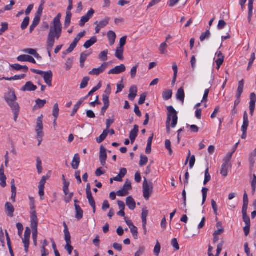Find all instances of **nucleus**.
<instances>
[{"mask_svg": "<svg viewBox=\"0 0 256 256\" xmlns=\"http://www.w3.org/2000/svg\"><path fill=\"white\" fill-rule=\"evenodd\" d=\"M61 14H58L53 20L48 36L46 44L50 48L54 47L55 40H58L62 36V24L60 22Z\"/></svg>", "mask_w": 256, "mask_h": 256, "instance_id": "obj_1", "label": "nucleus"}, {"mask_svg": "<svg viewBox=\"0 0 256 256\" xmlns=\"http://www.w3.org/2000/svg\"><path fill=\"white\" fill-rule=\"evenodd\" d=\"M167 110L168 111V113L166 122V132L168 134H170V127L171 126L172 128H174L176 126L178 123V116L177 115V112L174 109L173 106H168L167 108Z\"/></svg>", "mask_w": 256, "mask_h": 256, "instance_id": "obj_2", "label": "nucleus"}, {"mask_svg": "<svg viewBox=\"0 0 256 256\" xmlns=\"http://www.w3.org/2000/svg\"><path fill=\"white\" fill-rule=\"evenodd\" d=\"M5 99L14 113V120L16 122L19 114L20 107L18 103L16 102V96L14 92H8Z\"/></svg>", "mask_w": 256, "mask_h": 256, "instance_id": "obj_3", "label": "nucleus"}, {"mask_svg": "<svg viewBox=\"0 0 256 256\" xmlns=\"http://www.w3.org/2000/svg\"><path fill=\"white\" fill-rule=\"evenodd\" d=\"M43 116L41 115L38 118L36 122V138L38 141V145L39 146L42 141V138L44 136L43 132Z\"/></svg>", "mask_w": 256, "mask_h": 256, "instance_id": "obj_4", "label": "nucleus"}, {"mask_svg": "<svg viewBox=\"0 0 256 256\" xmlns=\"http://www.w3.org/2000/svg\"><path fill=\"white\" fill-rule=\"evenodd\" d=\"M23 230H18V235L22 238V242L24 244V251L26 253L28 252L30 246V239L31 234V230L29 227H26L25 230L24 237L22 238Z\"/></svg>", "mask_w": 256, "mask_h": 256, "instance_id": "obj_5", "label": "nucleus"}, {"mask_svg": "<svg viewBox=\"0 0 256 256\" xmlns=\"http://www.w3.org/2000/svg\"><path fill=\"white\" fill-rule=\"evenodd\" d=\"M153 186L152 183H148L146 179L143 183V194L144 197L146 200H148L152 194Z\"/></svg>", "mask_w": 256, "mask_h": 256, "instance_id": "obj_6", "label": "nucleus"}, {"mask_svg": "<svg viewBox=\"0 0 256 256\" xmlns=\"http://www.w3.org/2000/svg\"><path fill=\"white\" fill-rule=\"evenodd\" d=\"M244 88V80L242 79L239 81L238 84V88L236 90V100L234 101V107H236L238 106L240 102V98L243 92Z\"/></svg>", "mask_w": 256, "mask_h": 256, "instance_id": "obj_7", "label": "nucleus"}, {"mask_svg": "<svg viewBox=\"0 0 256 256\" xmlns=\"http://www.w3.org/2000/svg\"><path fill=\"white\" fill-rule=\"evenodd\" d=\"M38 220L36 212H33V243L36 246L37 244L36 238L38 236Z\"/></svg>", "mask_w": 256, "mask_h": 256, "instance_id": "obj_8", "label": "nucleus"}, {"mask_svg": "<svg viewBox=\"0 0 256 256\" xmlns=\"http://www.w3.org/2000/svg\"><path fill=\"white\" fill-rule=\"evenodd\" d=\"M48 178H49L48 176H44L42 177V180H40V182H39L38 194L41 198V199L44 198V185L46 183V180H48Z\"/></svg>", "mask_w": 256, "mask_h": 256, "instance_id": "obj_9", "label": "nucleus"}, {"mask_svg": "<svg viewBox=\"0 0 256 256\" xmlns=\"http://www.w3.org/2000/svg\"><path fill=\"white\" fill-rule=\"evenodd\" d=\"M108 64L106 63H103L101 66L98 68H93L89 72V74L94 76H98L102 73L106 68Z\"/></svg>", "mask_w": 256, "mask_h": 256, "instance_id": "obj_10", "label": "nucleus"}, {"mask_svg": "<svg viewBox=\"0 0 256 256\" xmlns=\"http://www.w3.org/2000/svg\"><path fill=\"white\" fill-rule=\"evenodd\" d=\"M126 67L124 64H121L120 66H116L114 68L110 70L108 74H118L125 72Z\"/></svg>", "mask_w": 256, "mask_h": 256, "instance_id": "obj_11", "label": "nucleus"}, {"mask_svg": "<svg viewBox=\"0 0 256 256\" xmlns=\"http://www.w3.org/2000/svg\"><path fill=\"white\" fill-rule=\"evenodd\" d=\"M107 158L106 150L102 146L100 148V161L102 166H104L106 164Z\"/></svg>", "mask_w": 256, "mask_h": 256, "instance_id": "obj_12", "label": "nucleus"}, {"mask_svg": "<svg viewBox=\"0 0 256 256\" xmlns=\"http://www.w3.org/2000/svg\"><path fill=\"white\" fill-rule=\"evenodd\" d=\"M110 93V84H108L102 96V101L104 105L110 106L109 96Z\"/></svg>", "mask_w": 256, "mask_h": 256, "instance_id": "obj_13", "label": "nucleus"}, {"mask_svg": "<svg viewBox=\"0 0 256 256\" xmlns=\"http://www.w3.org/2000/svg\"><path fill=\"white\" fill-rule=\"evenodd\" d=\"M45 82L48 86H52V71L49 70L44 72L43 76H42Z\"/></svg>", "mask_w": 256, "mask_h": 256, "instance_id": "obj_14", "label": "nucleus"}, {"mask_svg": "<svg viewBox=\"0 0 256 256\" xmlns=\"http://www.w3.org/2000/svg\"><path fill=\"white\" fill-rule=\"evenodd\" d=\"M5 210L8 216L10 218L14 216V208L12 204L9 202H6L5 204Z\"/></svg>", "mask_w": 256, "mask_h": 256, "instance_id": "obj_15", "label": "nucleus"}, {"mask_svg": "<svg viewBox=\"0 0 256 256\" xmlns=\"http://www.w3.org/2000/svg\"><path fill=\"white\" fill-rule=\"evenodd\" d=\"M138 126L137 125L134 126V128L130 132V138L131 140L132 144L134 142L138 136Z\"/></svg>", "mask_w": 256, "mask_h": 256, "instance_id": "obj_16", "label": "nucleus"}, {"mask_svg": "<svg viewBox=\"0 0 256 256\" xmlns=\"http://www.w3.org/2000/svg\"><path fill=\"white\" fill-rule=\"evenodd\" d=\"M216 55L218 56V58L216 60V69L219 70L220 66L222 65L224 60V56L221 52H217L216 53Z\"/></svg>", "mask_w": 256, "mask_h": 256, "instance_id": "obj_17", "label": "nucleus"}, {"mask_svg": "<svg viewBox=\"0 0 256 256\" xmlns=\"http://www.w3.org/2000/svg\"><path fill=\"white\" fill-rule=\"evenodd\" d=\"M6 176L4 174V168L3 165L0 168V185L2 187L4 188L6 186Z\"/></svg>", "mask_w": 256, "mask_h": 256, "instance_id": "obj_18", "label": "nucleus"}, {"mask_svg": "<svg viewBox=\"0 0 256 256\" xmlns=\"http://www.w3.org/2000/svg\"><path fill=\"white\" fill-rule=\"evenodd\" d=\"M138 89L136 86H132L130 88L128 98L130 100H134L137 95Z\"/></svg>", "mask_w": 256, "mask_h": 256, "instance_id": "obj_19", "label": "nucleus"}, {"mask_svg": "<svg viewBox=\"0 0 256 256\" xmlns=\"http://www.w3.org/2000/svg\"><path fill=\"white\" fill-rule=\"evenodd\" d=\"M249 125V120L248 118V115L246 112H245L243 116V124L242 126V130H247L248 128Z\"/></svg>", "mask_w": 256, "mask_h": 256, "instance_id": "obj_20", "label": "nucleus"}, {"mask_svg": "<svg viewBox=\"0 0 256 256\" xmlns=\"http://www.w3.org/2000/svg\"><path fill=\"white\" fill-rule=\"evenodd\" d=\"M176 99L180 100L182 104H184L185 94L182 88H180L178 90L176 94Z\"/></svg>", "mask_w": 256, "mask_h": 256, "instance_id": "obj_21", "label": "nucleus"}, {"mask_svg": "<svg viewBox=\"0 0 256 256\" xmlns=\"http://www.w3.org/2000/svg\"><path fill=\"white\" fill-rule=\"evenodd\" d=\"M76 210V218L78 220H80L83 217L84 212L80 206L77 204H74Z\"/></svg>", "mask_w": 256, "mask_h": 256, "instance_id": "obj_22", "label": "nucleus"}, {"mask_svg": "<svg viewBox=\"0 0 256 256\" xmlns=\"http://www.w3.org/2000/svg\"><path fill=\"white\" fill-rule=\"evenodd\" d=\"M231 166L230 164H227L224 162L222 164V168L220 169V174L224 177L228 176V169Z\"/></svg>", "mask_w": 256, "mask_h": 256, "instance_id": "obj_23", "label": "nucleus"}, {"mask_svg": "<svg viewBox=\"0 0 256 256\" xmlns=\"http://www.w3.org/2000/svg\"><path fill=\"white\" fill-rule=\"evenodd\" d=\"M80 163V156L78 154H74L72 163V168L76 170L78 168L79 164Z\"/></svg>", "mask_w": 256, "mask_h": 256, "instance_id": "obj_24", "label": "nucleus"}, {"mask_svg": "<svg viewBox=\"0 0 256 256\" xmlns=\"http://www.w3.org/2000/svg\"><path fill=\"white\" fill-rule=\"evenodd\" d=\"M126 204L130 210H134L136 208V202L134 199L130 196L126 198Z\"/></svg>", "mask_w": 256, "mask_h": 256, "instance_id": "obj_25", "label": "nucleus"}, {"mask_svg": "<svg viewBox=\"0 0 256 256\" xmlns=\"http://www.w3.org/2000/svg\"><path fill=\"white\" fill-rule=\"evenodd\" d=\"M64 239L66 242V244H71L70 240V235L69 232L68 226L65 222L64 223Z\"/></svg>", "mask_w": 256, "mask_h": 256, "instance_id": "obj_26", "label": "nucleus"}, {"mask_svg": "<svg viewBox=\"0 0 256 256\" xmlns=\"http://www.w3.org/2000/svg\"><path fill=\"white\" fill-rule=\"evenodd\" d=\"M10 67L14 70L18 71L22 70L24 72H26L28 70V67L26 66H21L18 64H15L10 65Z\"/></svg>", "mask_w": 256, "mask_h": 256, "instance_id": "obj_27", "label": "nucleus"}, {"mask_svg": "<svg viewBox=\"0 0 256 256\" xmlns=\"http://www.w3.org/2000/svg\"><path fill=\"white\" fill-rule=\"evenodd\" d=\"M108 38L110 42V44L112 46L116 40V34L115 32L112 30H110L108 32Z\"/></svg>", "mask_w": 256, "mask_h": 256, "instance_id": "obj_28", "label": "nucleus"}, {"mask_svg": "<svg viewBox=\"0 0 256 256\" xmlns=\"http://www.w3.org/2000/svg\"><path fill=\"white\" fill-rule=\"evenodd\" d=\"M16 59L19 62H32V56L28 55H20L18 56Z\"/></svg>", "mask_w": 256, "mask_h": 256, "instance_id": "obj_29", "label": "nucleus"}, {"mask_svg": "<svg viewBox=\"0 0 256 256\" xmlns=\"http://www.w3.org/2000/svg\"><path fill=\"white\" fill-rule=\"evenodd\" d=\"M189 158H190V168H192L194 165L195 162H196V158H195L194 156V155L190 156V151H189L188 156L186 159V164H186L188 163Z\"/></svg>", "mask_w": 256, "mask_h": 256, "instance_id": "obj_30", "label": "nucleus"}, {"mask_svg": "<svg viewBox=\"0 0 256 256\" xmlns=\"http://www.w3.org/2000/svg\"><path fill=\"white\" fill-rule=\"evenodd\" d=\"M97 41L96 38L95 36L92 37L90 39L87 40L84 44V46L86 48H88L93 44H94Z\"/></svg>", "mask_w": 256, "mask_h": 256, "instance_id": "obj_31", "label": "nucleus"}, {"mask_svg": "<svg viewBox=\"0 0 256 256\" xmlns=\"http://www.w3.org/2000/svg\"><path fill=\"white\" fill-rule=\"evenodd\" d=\"M46 103V100L37 99L36 100V104L34 106L35 109H40L43 108Z\"/></svg>", "mask_w": 256, "mask_h": 256, "instance_id": "obj_32", "label": "nucleus"}, {"mask_svg": "<svg viewBox=\"0 0 256 256\" xmlns=\"http://www.w3.org/2000/svg\"><path fill=\"white\" fill-rule=\"evenodd\" d=\"M36 168L38 170V172L39 174H41L42 173L43 168H42V161L41 159L38 157L36 159Z\"/></svg>", "mask_w": 256, "mask_h": 256, "instance_id": "obj_33", "label": "nucleus"}, {"mask_svg": "<svg viewBox=\"0 0 256 256\" xmlns=\"http://www.w3.org/2000/svg\"><path fill=\"white\" fill-rule=\"evenodd\" d=\"M123 53L124 48L118 47L116 49L115 56L118 59L122 60L124 59Z\"/></svg>", "mask_w": 256, "mask_h": 256, "instance_id": "obj_34", "label": "nucleus"}, {"mask_svg": "<svg viewBox=\"0 0 256 256\" xmlns=\"http://www.w3.org/2000/svg\"><path fill=\"white\" fill-rule=\"evenodd\" d=\"M108 133V130H104L102 133L96 138V142L98 144L102 142L106 138Z\"/></svg>", "mask_w": 256, "mask_h": 256, "instance_id": "obj_35", "label": "nucleus"}, {"mask_svg": "<svg viewBox=\"0 0 256 256\" xmlns=\"http://www.w3.org/2000/svg\"><path fill=\"white\" fill-rule=\"evenodd\" d=\"M109 18H106L103 20H101L99 23L96 21L94 22V24H98L100 27L102 28L105 27L106 26H107L110 20Z\"/></svg>", "mask_w": 256, "mask_h": 256, "instance_id": "obj_36", "label": "nucleus"}, {"mask_svg": "<svg viewBox=\"0 0 256 256\" xmlns=\"http://www.w3.org/2000/svg\"><path fill=\"white\" fill-rule=\"evenodd\" d=\"M172 90H166L162 93V98L164 100H167L170 99L172 96Z\"/></svg>", "mask_w": 256, "mask_h": 256, "instance_id": "obj_37", "label": "nucleus"}, {"mask_svg": "<svg viewBox=\"0 0 256 256\" xmlns=\"http://www.w3.org/2000/svg\"><path fill=\"white\" fill-rule=\"evenodd\" d=\"M145 251L146 247L144 246H140L135 252L134 256H142L144 254Z\"/></svg>", "mask_w": 256, "mask_h": 256, "instance_id": "obj_38", "label": "nucleus"}, {"mask_svg": "<svg viewBox=\"0 0 256 256\" xmlns=\"http://www.w3.org/2000/svg\"><path fill=\"white\" fill-rule=\"evenodd\" d=\"M108 50H104L98 56L99 59L102 60L105 62L107 60H108Z\"/></svg>", "mask_w": 256, "mask_h": 256, "instance_id": "obj_39", "label": "nucleus"}, {"mask_svg": "<svg viewBox=\"0 0 256 256\" xmlns=\"http://www.w3.org/2000/svg\"><path fill=\"white\" fill-rule=\"evenodd\" d=\"M168 44L166 42H162L161 44L159 47V50L161 54H166V48H168Z\"/></svg>", "mask_w": 256, "mask_h": 256, "instance_id": "obj_40", "label": "nucleus"}, {"mask_svg": "<svg viewBox=\"0 0 256 256\" xmlns=\"http://www.w3.org/2000/svg\"><path fill=\"white\" fill-rule=\"evenodd\" d=\"M52 115L56 120L59 115V108L58 105L57 103L54 104L53 110H52Z\"/></svg>", "mask_w": 256, "mask_h": 256, "instance_id": "obj_41", "label": "nucleus"}, {"mask_svg": "<svg viewBox=\"0 0 256 256\" xmlns=\"http://www.w3.org/2000/svg\"><path fill=\"white\" fill-rule=\"evenodd\" d=\"M71 18H72V13L69 12H66V16L65 18V22H64V26L65 27H68L70 26L71 22Z\"/></svg>", "mask_w": 256, "mask_h": 256, "instance_id": "obj_42", "label": "nucleus"}, {"mask_svg": "<svg viewBox=\"0 0 256 256\" xmlns=\"http://www.w3.org/2000/svg\"><path fill=\"white\" fill-rule=\"evenodd\" d=\"M22 90L25 91H32V82H28L26 83V84L22 88Z\"/></svg>", "mask_w": 256, "mask_h": 256, "instance_id": "obj_43", "label": "nucleus"}, {"mask_svg": "<svg viewBox=\"0 0 256 256\" xmlns=\"http://www.w3.org/2000/svg\"><path fill=\"white\" fill-rule=\"evenodd\" d=\"M211 176L209 174L208 168H207L204 172V184L206 185L208 182L210 180Z\"/></svg>", "mask_w": 256, "mask_h": 256, "instance_id": "obj_44", "label": "nucleus"}, {"mask_svg": "<svg viewBox=\"0 0 256 256\" xmlns=\"http://www.w3.org/2000/svg\"><path fill=\"white\" fill-rule=\"evenodd\" d=\"M138 67V65L136 64V66L132 68L130 72V77L132 79H134L136 78Z\"/></svg>", "mask_w": 256, "mask_h": 256, "instance_id": "obj_45", "label": "nucleus"}, {"mask_svg": "<svg viewBox=\"0 0 256 256\" xmlns=\"http://www.w3.org/2000/svg\"><path fill=\"white\" fill-rule=\"evenodd\" d=\"M30 18L28 16L26 17L21 24V28L24 30H25L28 26L30 23Z\"/></svg>", "mask_w": 256, "mask_h": 256, "instance_id": "obj_46", "label": "nucleus"}, {"mask_svg": "<svg viewBox=\"0 0 256 256\" xmlns=\"http://www.w3.org/2000/svg\"><path fill=\"white\" fill-rule=\"evenodd\" d=\"M152 139H153V136L150 137L148 139L146 148V154H150L151 152V146H152Z\"/></svg>", "mask_w": 256, "mask_h": 256, "instance_id": "obj_47", "label": "nucleus"}, {"mask_svg": "<svg viewBox=\"0 0 256 256\" xmlns=\"http://www.w3.org/2000/svg\"><path fill=\"white\" fill-rule=\"evenodd\" d=\"M44 3H45L44 0H41L40 4L39 6V7H38V10L36 11V14H37V15H40V16H42V12L44 10Z\"/></svg>", "mask_w": 256, "mask_h": 256, "instance_id": "obj_48", "label": "nucleus"}, {"mask_svg": "<svg viewBox=\"0 0 256 256\" xmlns=\"http://www.w3.org/2000/svg\"><path fill=\"white\" fill-rule=\"evenodd\" d=\"M41 16L35 14L34 18L33 20V29L39 24Z\"/></svg>", "mask_w": 256, "mask_h": 256, "instance_id": "obj_49", "label": "nucleus"}, {"mask_svg": "<svg viewBox=\"0 0 256 256\" xmlns=\"http://www.w3.org/2000/svg\"><path fill=\"white\" fill-rule=\"evenodd\" d=\"M89 80L90 78L88 76L84 77L80 84V88L82 89L85 88L87 86Z\"/></svg>", "mask_w": 256, "mask_h": 256, "instance_id": "obj_50", "label": "nucleus"}, {"mask_svg": "<svg viewBox=\"0 0 256 256\" xmlns=\"http://www.w3.org/2000/svg\"><path fill=\"white\" fill-rule=\"evenodd\" d=\"M148 215V210L146 209H143L142 212V224L144 223V224H146V218Z\"/></svg>", "mask_w": 256, "mask_h": 256, "instance_id": "obj_51", "label": "nucleus"}, {"mask_svg": "<svg viewBox=\"0 0 256 256\" xmlns=\"http://www.w3.org/2000/svg\"><path fill=\"white\" fill-rule=\"evenodd\" d=\"M82 104V100H78V102L74 105L72 112L71 114L72 116H74L76 114Z\"/></svg>", "mask_w": 256, "mask_h": 256, "instance_id": "obj_52", "label": "nucleus"}, {"mask_svg": "<svg viewBox=\"0 0 256 256\" xmlns=\"http://www.w3.org/2000/svg\"><path fill=\"white\" fill-rule=\"evenodd\" d=\"M210 32L208 30H207L205 32L202 34L200 36V40L202 42L206 38H208L210 36Z\"/></svg>", "mask_w": 256, "mask_h": 256, "instance_id": "obj_53", "label": "nucleus"}, {"mask_svg": "<svg viewBox=\"0 0 256 256\" xmlns=\"http://www.w3.org/2000/svg\"><path fill=\"white\" fill-rule=\"evenodd\" d=\"M72 60L71 58H68L64 64L66 70H70L72 68Z\"/></svg>", "mask_w": 256, "mask_h": 256, "instance_id": "obj_54", "label": "nucleus"}, {"mask_svg": "<svg viewBox=\"0 0 256 256\" xmlns=\"http://www.w3.org/2000/svg\"><path fill=\"white\" fill-rule=\"evenodd\" d=\"M8 29V24L6 22L2 23V28L0 29V36L2 35Z\"/></svg>", "mask_w": 256, "mask_h": 256, "instance_id": "obj_55", "label": "nucleus"}, {"mask_svg": "<svg viewBox=\"0 0 256 256\" xmlns=\"http://www.w3.org/2000/svg\"><path fill=\"white\" fill-rule=\"evenodd\" d=\"M160 243L158 242L154 248V254L157 256H158L160 252Z\"/></svg>", "mask_w": 256, "mask_h": 256, "instance_id": "obj_56", "label": "nucleus"}, {"mask_svg": "<svg viewBox=\"0 0 256 256\" xmlns=\"http://www.w3.org/2000/svg\"><path fill=\"white\" fill-rule=\"evenodd\" d=\"M148 158L146 156H141L140 160V166H143L146 164L148 162Z\"/></svg>", "mask_w": 256, "mask_h": 256, "instance_id": "obj_57", "label": "nucleus"}, {"mask_svg": "<svg viewBox=\"0 0 256 256\" xmlns=\"http://www.w3.org/2000/svg\"><path fill=\"white\" fill-rule=\"evenodd\" d=\"M208 190V189L206 188H202V204H204L206 200L207 197V192Z\"/></svg>", "mask_w": 256, "mask_h": 256, "instance_id": "obj_58", "label": "nucleus"}, {"mask_svg": "<svg viewBox=\"0 0 256 256\" xmlns=\"http://www.w3.org/2000/svg\"><path fill=\"white\" fill-rule=\"evenodd\" d=\"M165 146L166 148L168 150L170 154H172V151L171 148V142L170 140H166Z\"/></svg>", "mask_w": 256, "mask_h": 256, "instance_id": "obj_59", "label": "nucleus"}, {"mask_svg": "<svg viewBox=\"0 0 256 256\" xmlns=\"http://www.w3.org/2000/svg\"><path fill=\"white\" fill-rule=\"evenodd\" d=\"M233 154L234 153L232 152L228 153L224 158L223 162L230 164V160L231 159Z\"/></svg>", "mask_w": 256, "mask_h": 256, "instance_id": "obj_60", "label": "nucleus"}, {"mask_svg": "<svg viewBox=\"0 0 256 256\" xmlns=\"http://www.w3.org/2000/svg\"><path fill=\"white\" fill-rule=\"evenodd\" d=\"M90 20L88 18L85 16H84L82 17L80 21V26L81 27H82L84 26L85 24L87 22Z\"/></svg>", "mask_w": 256, "mask_h": 256, "instance_id": "obj_61", "label": "nucleus"}, {"mask_svg": "<svg viewBox=\"0 0 256 256\" xmlns=\"http://www.w3.org/2000/svg\"><path fill=\"white\" fill-rule=\"evenodd\" d=\"M86 197L90 205H94V204H95V201L92 193L86 194Z\"/></svg>", "mask_w": 256, "mask_h": 256, "instance_id": "obj_62", "label": "nucleus"}, {"mask_svg": "<svg viewBox=\"0 0 256 256\" xmlns=\"http://www.w3.org/2000/svg\"><path fill=\"white\" fill-rule=\"evenodd\" d=\"M172 245L176 250H178L180 249L179 244L176 238H174L172 240Z\"/></svg>", "mask_w": 256, "mask_h": 256, "instance_id": "obj_63", "label": "nucleus"}, {"mask_svg": "<svg viewBox=\"0 0 256 256\" xmlns=\"http://www.w3.org/2000/svg\"><path fill=\"white\" fill-rule=\"evenodd\" d=\"M122 188L128 192V191L132 188L130 182L126 181L123 186Z\"/></svg>", "mask_w": 256, "mask_h": 256, "instance_id": "obj_64", "label": "nucleus"}]
</instances>
